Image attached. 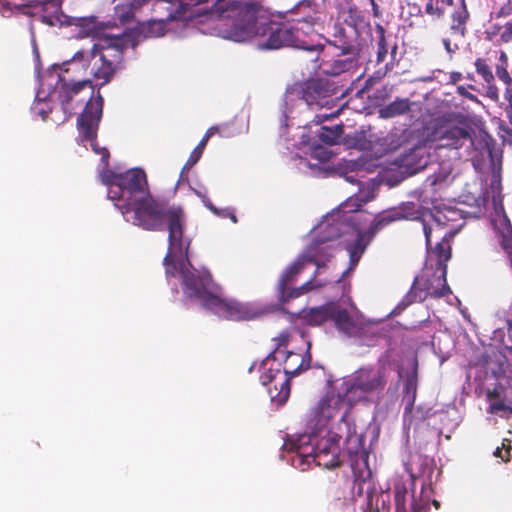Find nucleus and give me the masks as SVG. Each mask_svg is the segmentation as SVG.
<instances>
[{
    "label": "nucleus",
    "instance_id": "obj_1",
    "mask_svg": "<svg viewBox=\"0 0 512 512\" xmlns=\"http://www.w3.org/2000/svg\"><path fill=\"white\" fill-rule=\"evenodd\" d=\"M260 6L255 2L233 1L225 9L210 14L217 36L243 42L256 37L261 50H277L285 47L302 49L315 54L317 62L324 51L321 44H313L310 36L314 33L319 17L307 16L293 22L258 20Z\"/></svg>",
    "mask_w": 512,
    "mask_h": 512
},
{
    "label": "nucleus",
    "instance_id": "obj_2",
    "mask_svg": "<svg viewBox=\"0 0 512 512\" xmlns=\"http://www.w3.org/2000/svg\"><path fill=\"white\" fill-rule=\"evenodd\" d=\"M127 39L116 37L107 39L103 43L93 44L88 49H81L74 53L70 63L89 69L90 75L100 82V87L108 84L114 74L122 68L124 51Z\"/></svg>",
    "mask_w": 512,
    "mask_h": 512
},
{
    "label": "nucleus",
    "instance_id": "obj_3",
    "mask_svg": "<svg viewBox=\"0 0 512 512\" xmlns=\"http://www.w3.org/2000/svg\"><path fill=\"white\" fill-rule=\"evenodd\" d=\"M102 182L108 186V198L122 215H127V207L150 193L147 175L141 168H132L123 173L111 170L102 175Z\"/></svg>",
    "mask_w": 512,
    "mask_h": 512
},
{
    "label": "nucleus",
    "instance_id": "obj_4",
    "mask_svg": "<svg viewBox=\"0 0 512 512\" xmlns=\"http://www.w3.org/2000/svg\"><path fill=\"white\" fill-rule=\"evenodd\" d=\"M212 2L216 4L217 0H185V2L177 0H157L156 6L160 7L163 3H167L168 6L165 8L168 12L165 18L149 20L139 24L138 32L145 38L148 37H160L164 35L166 31V24L168 21L188 18V17H200L206 16L207 20L213 26V20L210 17L212 11H207L206 8H201L203 3ZM215 10H213L214 12Z\"/></svg>",
    "mask_w": 512,
    "mask_h": 512
},
{
    "label": "nucleus",
    "instance_id": "obj_5",
    "mask_svg": "<svg viewBox=\"0 0 512 512\" xmlns=\"http://www.w3.org/2000/svg\"><path fill=\"white\" fill-rule=\"evenodd\" d=\"M388 376L389 370L385 365L361 367L342 383L344 396L349 403L371 396L379 397L385 390Z\"/></svg>",
    "mask_w": 512,
    "mask_h": 512
},
{
    "label": "nucleus",
    "instance_id": "obj_6",
    "mask_svg": "<svg viewBox=\"0 0 512 512\" xmlns=\"http://www.w3.org/2000/svg\"><path fill=\"white\" fill-rule=\"evenodd\" d=\"M171 206L158 201L151 192L127 207V221L147 231L165 230Z\"/></svg>",
    "mask_w": 512,
    "mask_h": 512
},
{
    "label": "nucleus",
    "instance_id": "obj_7",
    "mask_svg": "<svg viewBox=\"0 0 512 512\" xmlns=\"http://www.w3.org/2000/svg\"><path fill=\"white\" fill-rule=\"evenodd\" d=\"M422 223L427 249L431 257L436 258V270L447 273V262L452 255L451 242L458 229L448 227L440 216L434 217L432 224L424 220Z\"/></svg>",
    "mask_w": 512,
    "mask_h": 512
},
{
    "label": "nucleus",
    "instance_id": "obj_8",
    "mask_svg": "<svg viewBox=\"0 0 512 512\" xmlns=\"http://www.w3.org/2000/svg\"><path fill=\"white\" fill-rule=\"evenodd\" d=\"M289 94L305 101L309 107L332 109L338 99L337 87L326 79H309L295 83Z\"/></svg>",
    "mask_w": 512,
    "mask_h": 512
},
{
    "label": "nucleus",
    "instance_id": "obj_9",
    "mask_svg": "<svg viewBox=\"0 0 512 512\" xmlns=\"http://www.w3.org/2000/svg\"><path fill=\"white\" fill-rule=\"evenodd\" d=\"M104 99L97 91V97L94 101L86 103L84 110L77 119V128L83 140L89 141L93 151L101 155V161L105 166L109 164L110 153L107 148L97 146L96 139L99 124L102 118Z\"/></svg>",
    "mask_w": 512,
    "mask_h": 512
},
{
    "label": "nucleus",
    "instance_id": "obj_10",
    "mask_svg": "<svg viewBox=\"0 0 512 512\" xmlns=\"http://www.w3.org/2000/svg\"><path fill=\"white\" fill-rule=\"evenodd\" d=\"M180 274L184 294L189 298L199 299L207 309L209 299L220 291V286L213 281L211 274L208 271L200 272L185 261L180 263Z\"/></svg>",
    "mask_w": 512,
    "mask_h": 512
},
{
    "label": "nucleus",
    "instance_id": "obj_11",
    "mask_svg": "<svg viewBox=\"0 0 512 512\" xmlns=\"http://www.w3.org/2000/svg\"><path fill=\"white\" fill-rule=\"evenodd\" d=\"M85 88H88L89 90V100L87 103L89 101H94L97 95L94 96L95 86L91 79L67 83L59 76L54 91L51 93V97L55 98L60 103L64 114L61 122L67 121L74 114L75 110L83 103L85 98L80 97V94Z\"/></svg>",
    "mask_w": 512,
    "mask_h": 512
},
{
    "label": "nucleus",
    "instance_id": "obj_12",
    "mask_svg": "<svg viewBox=\"0 0 512 512\" xmlns=\"http://www.w3.org/2000/svg\"><path fill=\"white\" fill-rule=\"evenodd\" d=\"M186 221L187 217L184 209L181 206L172 205L171 211L165 221V230L168 231L166 261L170 260L171 253H180V256L184 258L183 261L191 266V261L188 256L191 239L184 234Z\"/></svg>",
    "mask_w": 512,
    "mask_h": 512
},
{
    "label": "nucleus",
    "instance_id": "obj_13",
    "mask_svg": "<svg viewBox=\"0 0 512 512\" xmlns=\"http://www.w3.org/2000/svg\"><path fill=\"white\" fill-rule=\"evenodd\" d=\"M340 438H336L335 436L323 437L317 441V443L307 451L308 447L297 446V460L300 462V465L306 463L310 464V462H315L317 466L323 468H335L340 466V447H339Z\"/></svg>",
    "mask_w": 512,
    "mask_h": 512
},
{
    "label": "nucleus",
    "instance_id": "obj_14",
    "mask_svg": "<svg viewBox=\"0 0 512 512\" xmlns=\"http://www.w3.org/2000/svg\"><path fill=\"white\" fill-rule=\"evenodd\" d=\"M310 345L308 346L306 357L299 353L292 351L286 352L285 366L283 369V376L279 381V387L275 383L273 387L268 388V393L273 402L277 404H284L290 396V379L297 376L300 372L308 370L311 363Z\"/></svg>",
    "mask_w": 512,
    "mask_h": 512
},
{
    "label": "nucleus",
    "instance_id": "obj_15",
    "mask_svg": "<svg viewBox=\"0 0 512 512\" xmlns=\"http://www.w3.org/2000/svg\"><path fill=\"white\" fill-rule=\"evenodd\" d=\"M342 233L343 231L339 223L329 224L327 226V234L315 239L306 247L304 252L300 254L307 264L316 265L317 269L314 272L313 278L316 277L319 269L325 267L334 257V249L329 242L339 238Z\"/></svg>",
    "mask_w": 512,
    "mask_h": 512
},
{
    "label": "nucleus",
    "instance_id": "obj_16",
    "mask_svg": "<svg viewBox=\"0 0 512 512\" xmlns=\"http://www.w3.org/2000/svg\"><path fill=\"white\" fill-rule=\"evenodd\" d=\"M447 273L437 271L431 275L415 277L413 284L406 298L410 303L423 302L428 297L440 298L448 295L451 291L446 280Z\"/></svg>",
    "mask_w": 512,
    "mask_h": 512
},
{
    "label": "nucleus",
    "instance_id": "obj_17",
    "mask_svg": "<svg viewBox=\"0 0 512 512\" xmlns=\"http://www.w3.org/2000/svg\"><path fill=\"white\" fill-rule=\"evenodd\" d=\"M208 310L221 318L231 321H249L257 318L260 312L248 303L222 296V289L209 299Z\"/></svg>",
    "mask_w": 512,
    "mask_h": 512
},
{
    "label": "nucleus",
    "instance_id": "obj_18",
    "mask_svg": "<svg viewBox=\"0 0 512 512\" xmlns=\"http://www.w3.org/2000/svg\"><path fill=\"white\" fill-rule=\"evenodd\" d=\"M333 34L327 42L340 51V55H361L366 41L361 37L360 31L336 23Z\"/></svg>",
    "mask_w": 512,
    "mask_h": 512
},
{
    "label": "nucleus",
    "instance_id": "obj_19",
    "mask_svg": "<svg viewBox=\"0 0 512 512\" xmlns=\"http://www.w3.org/2000/svg\"><path fill=\"white\" fill-rule=\"evenodd\" d=\"M433 136L439 142V147L459 149L468 143L474 149H478L472 139L469 127L445 123L434 130Z\"/></svg>",
    "mask_w": 512,
    "mask_h": 512
},
{
    "label": "nucleus",
    "instance_id": "obj_20",
    "mask_svg": "<svg viewBox=\"0 0 512 512\" xmlns=\"http://www.w3.org/2000/svg\"><path fill=\"white\" fill-rule=\"evenodd\" d=\"M415 204L404 202L397 207L383 210L376 214L369 227L366 229L370 237L374 238L379 232L390 226L392 223L411 219L415 215Z\"/></svg>",
    "mask_w": 512,
    "mask_h": 512
},
{
    "label": "nucleus",
    "instance_id": "obj_21",
    "mask_svg": "<svg viewBox=\"0 0 512 512\" xmlns=\"http://www.w3.org/2000/svg\"><path fill=\"white\" fill-rule=\"evenodd\" d=\"M375 33H376V47H377V51H376L377 64L385 62L388 55H390V61L385 64V67L387 69L393 68L395 60H396L397 50H398V45L395 40V37L393 38V36L391 34L387 35L386 30L379 23H377L375 25Z\"/></svg>",
    "mask_w": 512,
    "mask_h": 512
},
{
    "label": "nucleus",
    "instance_id": "obj_22",
    "mask_svg": "<svg viewBox=\"0 0 512 512\" xmlns=\"http://www.w3.org/2000/svg\"><path fill=\"white\" fill-rule=\"evenodd\" d=\"M342 393H344L343 390ZM345 399H347V397H345L344 394L341 395L340 393L335 394L333 392H328L314 408L313 413L317 424L325 426L331 419H333L339 412Z\"/></svg>",
    "mask_w": 512,
    "mask_h": 512
},
{
    "label": "nucleus",
    "instance_id": "obj_23",
    "mask_svg": "<svg viewBox=\"0 0 512 512\" xmlns=\"http://www.w3.org/2000/svg\"><path fill=\"white\" fill-rule=\"evenodd\" d=\"M365 439L356 433L348 435L345 444V453L351 469L366 468L369 466V453L364 447Z\"/></svg>",
    "mask_w": 512,
    "mask_h": 512
},
{
    "label": "nucleus",
    "instance_id": "obj_24",
    "mask_svg": "<svg viewBox=\"0 0 512 512\" xmlns=\"http://www.w3.org/2000/svg\"><path fill=\"white\" fill-rule=\"evenodd\" d=\"M28 6L38 10L42 23L50 27L62 23L61 0H30Z\"/></svg>",
    "mask_w": 512,
    "mask_h": 512
},
{
    "label": "nucleus",
    "instance_id": "obj_25",
    "mask_svg": "<svg viewBox=\"0 0 512 512\" xmlns=\"http://www.w3.org/2000/svg\"><path fill=\"white\" fill-rule=\"evenodd\" d=\"M470 14L465 0H460L450 15L449 34L451 37L462 40L467 34V23Z\"/></svg>",
    "mask_w": 512,
    "mask_h": 512
},
{
    "label": "nucleus",
    "instance_id": "obj_26",
    "mask_svg": "<svg viewBox=\"0 0 512 512\" xmlns=\"http://www.w3.org/2000/svg\"><path fill=\"white\" fill-rule=\"evenodd\" d=\"M149 0H118L114 6V19L120 24H130L135 20L136 14Z\"/></svg>",
    "mask_w": 512,
    "mask_h": 512
},
{
    "label": "nucleus",
    "instance_id": "obj_27",
    "mask_svg": "<svg viewBox=\"0 0 512 512\" xmlns=\"http://www.w3.org/2000/svg\"><path fill=\"white\" fill-rule=\"evenodd\" d=\"M332 321L338 330L347 336H357L360 333V326L349 314L346 308L341 307L335 302Z\"/></svg>",
    "mask_w": 512,
    "mask_h": 512
},
{
    "label": "nucleus",
    "instance_id": "obj_28",
    "mask_svg": "<svg viewBox=\"0 0 512 512\" xmlns=\"http://www.w3.org/2000/svg\"><path fill=\"white\" fill-rule=\"evenodd\" d=\"M343 59H334L332 61L322 60L320 64L315 65L327 75L337 76L350 71L357 66L361 55H345Z\"/></svg>",
    "mask_w": 512,
    "mask_h": 512
},
{
    "label": "nucleus",
    "instance_id": "obj_29",
    "mask_svg": "<svg viewBox=\"0 0 512 512\" xmlns=\"http://www.w3.org/2000/svg\"><path fill=\"white\" fill-rule=\"evenodd\" d=\"M354 476L353 489L356 490V494L360 497L366 496L369 501L372 500L374 493V486L372 483V472L369 466L364 468L352 469Z\"/></svg>",
    "mask_w": 512,
    "mask_h": 512
},
{
    "label": "nucleus",
    "instance_id": "obj_30",
    "mask_svg": "<svg viewBox=\"0 0 512 512\" xmlns=\"http://www.w3.org/2000/svg\"><path fill=\"white\" fill-rule=\"evenodd\" d=\"M307 265L308 264L303 259V257L299 255L292 264L286 267L278 282V290L280 296L285 295L286 288L296 280L298 275L306 268Z\"/></svg>",
    "mask_w": 512,
    "mask_h": 512
},
{
    "label": "nucleus",
    "instance_id": "obj_31",
    "mask_svg": "<svg viewBox=\"0 0 512 512\" xmlns=\"http://www.w3.org/2000/svg\"><path fill=\"white\" fill-rule=\"evenodd\" d=\"M373 240L367 231L358 230L356 239L353 243L347 245V251L350 258V267L354 268L357 266L360 258L365 252L367 246Z\"/></svg>",
    "mask_w": 512,
    "mask_h": 512
},
{
    "label": "nucleus",
    "instance_id": "obj_32",
    "mask_svg": "<svg viewBox=\"0 0 512 512\" xmlns=\"http://www.w3.org/2000/svg\"><path fill=\"white\" fill-rule=\"evenodd\" d=\"M343 25L353 28L361 32V30L368 26L366 23L363 12L353 3H348L347 7L342 11Z\"/></svg>",
    "mask_w": 512,
    "mask_h": 512
},
{
    "label": "nucleus",
    "instance_id": "obj_33",
    "mask_svg": "<svg viewBox=\"0 0 512 512\" xmlns=\"http://www.w3.org/2000/svg\"><path fill=\"white\" fill-rule=\"evenodd\" d=\"M410 110L411 102L408 98H396L393 102L380 108L378 113L380 118L390 119L404 115Z\"/></svg>",
    "mask_w": 512,
    "mask_h": 512
},
{
    "label": "nucleus",
    "instance_id": "obj_34",
    "mask_svg": "<svg viewBox=\"0 0 512 512\" xmlns=\"http://www.w3.org/2000/svg\"><path fill=\"white\" fill-rule=\"evenodd\" d=\"M335 302L326 303L319 307L311 308L305 315L308 324L317 326L328 320H332Z\"/></svg>",
    "mask_w": 512,
    "mask_h": 512
},
{
    "label": "nucleus",
    "instance_id": "obj_35",
    "mask_svg": "<svg viewBox=\"0 0 512 512\" xmlns=\"http://www.w3.org/2000/svg\"><path fill=\"white\" fill-rule=\"evenodd\" d=\"M395 512H407L406 502L408 495V488L404 481L397 480L393 486Z\"/></svg>",
    "mask_w": 512,
    "mask_h": 512
},
{
    "label": "nucleus",
    "instance_id": "obj_36",
    "mask_svg": "<svg viewBox=\"0 0 512 512\" xmlns=\"http://www.w3.org/2000/svg\"><path fill=\"white\" fill-rule=\"evenodd\" d=\"M290 338H291V335H290L289 331L284 330L272 339L274 342V349L262 361V366L264 369L266 368V365L268 363H270V361L276 360V354L280 353V349L282 347H286L288 345Z\"/></svg>",
    "mask_w": 512,
    "mask_h": 512
},
{
    "label": "nucleus",
    "instance_id": "obj_37",
    "mask_svg": "<svg viewBox=\"0 0 512 512\" xmlns=\"http://www.w3.org/2000/svg\"><path fill=\"white\" fill-rule=\"evenodd\" d=\"M324 284L323 283H318V282H314L313 279L305 282L304 284H302L301 286L299 287H295V288H289V286L286 288V292H285V295L284 296H280L282 300L284 301H288L290 299H293V298H298L306 293H308L309 291L315 289V288H318V287H322Z\"/></svg>",
    "mask_w": 512,
    "mask_h": 512
},
{
    "label": "nucleus",
    "instance_id": "obj_38",
    "mask_svg": "<svg viewBox=\"0 0 512 512\" xmlns=\"http://www.w3.org/2000/svg\"><path fill=\"white\" fill-rule=\"evenodd\" d=\"M343 134V125H335L333 127L322 126L321 131L318 134L319 139L328 145H334L338 143L341 135Z\"/></svg>",
    "mask_w": 512,
    "mask_h": 512
},
{
    "label": "nucleus",
    "instance_id": "obj_39",
    "mask_svg": "<svg viewBox=\"0 0 512 512\" xmlns=\"http://www.w3.org/2000/svg\"><path fill=\"white\" fill-rule=\"evenodd\" d=\"M453 0H427L425 12L430 16L441 18L448 6H451Z\"/></svg>",
    "mask_w": 512,
    "mask_h": 512
},
{
    "label": "nucleus",
    "instance_id": "obj_40",
    "mask_svg": "<svg viewBox=\"0 0 512 512\" xmlns=\"http://www.w3.org/2000/svg\"><path fill=\"white\" fill-rule=\"evenodd\" d=\"M269 363L266 365V368L264 369L262 364L260 365L261 370L263 371L260 375V381L263 386H267L273 382H275L278 378V376H281L282 372L280 369V364H277L276 368H273L271 366H268Z\"/></svg>",
    "mask_w": 512,
    "mask_h": 512
},
{
    "label": "nucleus",
    "instance_id": "obj_41",
    "mask_svg": "<svg viewBox=\"0 0 512 512\" xmlns=\"http://www.w3.org/2000/svg\"><path fill=\"white\" fill-rule=\"evenodd\" d=\"M209 141V135H204L198 145L193 149V151L190 153V156L187 160V162L184 165V168H191L194 166L202 157L203 151L205 146L207 145V142Z\"/></svg>",
    "mask_w": 512,
    "mask_h": 512
},
{
    "label": "nucleus",
    "instance_id": "obj_42",
    "mask_svg": "<svg viewBox=\"0 0 512 512\" xmlns=\"http://www.w3.org/2000/svg\"><path fill=\"white\" fill-rule=\"evenodd\" d=\"M474 65L477 74L480 75L486 83L489 84L494 81L492 70L485 59L477 58Z\"/></svg>",
    "mask_w": 512,
    "mask_h": 512
},
{
    "label": "nucleus",
    "instance_id": "obj_43",
    "mask_svg": "<svg viewBox=\"0 0 512 512\" xmlns=\"http://www.w3.org/2000/svg\"><path fill=\"white\" fill-rule=\"evenodd\" d=\"M183 260L184 258L180 256V253H171V258L168 261H166L165 256L163 264L165 266L167 276H175L177 272L180 273V263Z\"/></svg>",
    "mask_w": 512,
    "mask_h": 512
},
{
    "label": "nucleus",
    "instance_id": "obj_44",
    "mask_svg": "<svg viewBox=\"0 0 512 512\" xmlns=\"http://www.w3.org/2000/svg\"><path fill=\"white\" fill-rule=\"evenodd\" d=\"M416 390H417V378L415 375H409L406 378L403 392L405 394V397H407L409 399V402L411 405L414 403V400L416 397Z\"/></svg>",
    "mask_w": 512,
    "mask_h": 512
},
{
    "label": "nucleus",
    "instance_id": "obj_45",
    "mask_svg": "<svg viewBox=\"0 0 512 512\" xmlns=\"http://www.w3.org/2000/svg\"><path fill=\"white\" fill-rule=\"evenodd\" d=\"M510 451H511V440L504 439L502 441V446L497 447L494 451V456L501 458L502 461L507 462L510 460Z\"/></svg>",
    "mask_w": 512,
    "mask_h": 512
},
{
    "label": "nucleus",
    "instance_id": "obj_46",
    "mask_svg": "<svg viewBox=\"0 0 512 512\" xmlns=\"http://www.w3.org/2000/svg\"><path fill=\"white\" fill-rule=\"evenodd\" d=\"M508 64H497L496 66V76L499 80H501L504 84H506V88H512V78L507 70Z\"/></svg>",
    "mask_w": 512,
    "mask_h": 512
},
{
    "label": "nucleus",
    "instance_id": "obj_47",
    "mask_svg": "<svg viewBox=\"0 0 512 512\" xmlns=\"http://www.w3.org/2000/svg\"><path fill=\"white\" fill-rule=\"evenodd\" d=\"M500 41L502 43L512 42V19L505 23L504 29L500 34Z\"/></svg>",
    "mask_w": 512,
    "mask_h": 512
},
{
    "label": "nucleus",
    "instance_id": "obj_48",
    "mask_svg": "<svg viewBox=\"0 0 512 512\" xmlns=\"http://www.w3.org/2000/svg\"><path fill=\"white\" fill-rule=\"evenodd\" d=\"M197 196H199L203 202V204L214 214H219V209L213 205L210 199L207 197L206 193L195 190Z\"/></svg>",
    "mask_w": 512,
    "mask_h": 512
},
{
    "label": "nucleus",
    "instance_id": "obj_49",
    "mask_svg": "<svg viewBox=\"0 0 512 512\" xmlns=\"http://www.w3.org/2000/svg\"><path fill=\"white\" fill-rule=\"evenodd\" d=\"M339 109L335 110V111H332L330 113H325V114H318L314 117V119L312 120V122L315 124V125H319L321 124L322 122L326 121V120H329L331 118H334L336 116H338L339 114Z\"/></svg>",
    "mask_w": 512,
    "mask_h": 512
},
{
    "label": "nucleus",
    "instance_id": "obj_50",
    "mask_svg": "<svg viewBox=\"0 0 512 512\" xmlns=\"http://www.w3.org/2000/svg\"><path fill=\"white\" fill-rule=\"evenodd\" d=\"M505 98L508 101L505 108L506 116L509 119L510 124H512V88H506Z\"/></svg>",
    "mask_w": 512,
    "mask_h": 512
},
{
    "label": "nucleus",
    "instance_id": "obj_51",
    "mask_svg": "<svg viewBox=\"0 0 512 512\" xmlns=\"http://www.w3.org/2000/svg\"><path fill=\"white\" fill-rule=\"evenodd\" d=\"M493 408L496 410L512 412V403L510 402L508 396L506 395L503 401L493 404Z\"/></svg>",
    "mask_w": 512,
    "mask_h": 512
},
{
    "label": "nucleus",
    "instance_id": "obj_52",
    "mask_svg": "<svg viewBox=\"0 0 512 512\" xmlns=\"http://www.w3.org/2000/svg\"><path fill=\"white\" fill-rule=\"evenodd\" d=\"M443 46L446 50V52L450 55L454 54L458 49L459 46L457 43L452 44L451 38L445 37L442 39Z\"/></svg>",
    "mask_w": 512,
    "mask_h": 512
},
{
    "label": "nucleus",
    "instance_id": "obj_53",
    "mask_svg": "<svg viewBox=\"0 0 512 512\" xmlns=\"http://www.w3.org/2000/svg\"><path fill=\"white\" fill-rule=\"evenodd\" d=\"M215 134H219L222 137L226 136L224 128L219 125L211 126L210 128L207 129V131L205 132L204 135H209V139H210Z\"/></svg>",
    "mask_w": 512,
    "mask_h": 512
},
{
    "label": "nucleus",
    "instance_id": "obj_54",
    "mask_svg": "<svg viewBox=\"0 0 512 512\" xmlns=\"http://www.w3.org/2000/svg\"><path fill=\"white\" fill-rule=\"evenodd\" d=\"M457 93L470 100H477V97L474 94L470 93L464 86H458Z\"/></svg>",
    "mask_w": 512,
    "mask_h": 512
},
{
    "label": "nucleus",
    "instance_id": "obj_55",
    "mask_svg": "<svg viewBox=\"0 0 512 512\" xmlns=\"http://www.w3.org/2000/svg\"><path fill=\"white\" fill-rule=\"evenodd\" d=\"M502 247L507 252L508 256L512 254V236L503 237Z\"/></svg>",
    "mask_w": 512,
    "mask_h": 512
},
{
    "label": "nucleus",
    "instance_id": "obj_56",
    "mask_svg": "<svg viewBox=\"0 0 512 512\" xmlns=\"http://www.w3.org/2000/svg\"><path fill=\"white\" fill-rule=\"evenodd\" d=\"M298 7H307L311 9L312 11H316V3L315 0H301L298 3Z\"/></svg>",
    "mask_w": 512,
    "mask_h": 512
},
{
    "label": "nucleus",
    "instance_id": "obj_57",
    "mask_svg": "<svg viewBox=\"0 0 512 512\" xmlns=\"http://www.w3.org/2000/svg\"><path fill=\"white\" fill-rule=\"evenodd\" d=\"M508 64V56L506 52L501 51L499 56V63L498 64Z\"/></svg>",
    "mask_w": 512,
    "mask_h": 512
},
{
    "label": "nucleus",
    "instance_id": "obj_58",
    "mask_svg": "<svg viewBox=\"0 0 512 512\" xmlns=\"http://www.w3.org/2000/svg\"><path fill=\"white\" fill-rule=\"evenodd\" d=\"M461 77H462V75L459 72H453L451 74V80H452L453 83L459 81L461 79Z\"/></svg>",
    "mask_w": 512,
    "mask_h": 512
},
{
    "label": "nucleus",
    "instance_id": "obj_59",
    "mask_svg": "<svg viewBox=\"0 0 512 512\" xmlns=\"http://www.w3.org/2000/svg\"><path fill=\"white\" fill-rule=\"evenodd\" d=\"M371 6H372V10H373V15L375 17H378L379 14H380V10H379L378 4L375 2L374 4H371Z\"/></svg>",
    "mask_w": 512,
    "mask_h": 512
},
{
    "label": "nucleus",
    "instance_id": "obj_60",
    "mask_svg": "<svg viewBox=\"0 0 512 512\" xmlns=\"http://www.w3.org/2000/svg\"><path fill=\"white\" fill-rule=\"evenodd\" d=\"M227 212V215H229V218L234 222L236 223L237 222V218L235 216V214L233 213V211H226Z\"/></svg>",
    "mask_w": 512,
    "mask_h": 512
},
{
    "label": "nucleus",
    "instance_id": "obj_61",
    "mask_svg": "<svg viewBox=\"0 0 512 512\" xmlns=\"http://www.w3.org/2000/svg\"><path fill=\"white\" fill-rule=\"evenodd\" d=\"M226 211H231L230 209H223V210H219V214H217L218 216H222V217H228L229 218V215H227V212Z\"/></svg>",
    "mask_w": 512,
    "mask_h": 512
},
{
    "label": "nucleus",
    "instance_id": "obj_62",
    "mask_svg": "<svg viewBox=\"0 0 512 512\" xmlns=\"http://www.w3.org/2000/svg\"><path fill=\"white\" fill-rule=\"evenodd\" d=\"M508 338L511 341L510 349H512V325H510L508 328Z\"/></svg>",
    "mask_w": 512,
    "mask_h": 512
},
{
    "label": "nucleus",
    "instance_id": "obj_63",
    "mask_svg": "<svg viewBox=\"0 0 512 512\" xmlns=\"http://www.w3.org/2000/svg\"><path fill=\"white\" fill-rule=\"evenodd\" d=\"M338 504L341 505V506H345L346 505L345 499L342 500L341 498H338L334 505L336 506Z\"/></svg>",
    "mask_w": 512,
    "mask_h": 512
},
{
    "label": "nucleus",
    "instance_id": "obj_64",
    "mask_svg": "<svg viewBox=\"0 0 512 512\" xmlns=\"http://www.w3.org/2000/svg\"><path fill=\"white\" fill-rule=\"evenodd\" d=\"M411 507H412L413 512H418L419 511V507H418L417 504L412 503Z\"/></svg>",
    "mask_w": 512,
    "mask_h": 512
}]
</instances>
